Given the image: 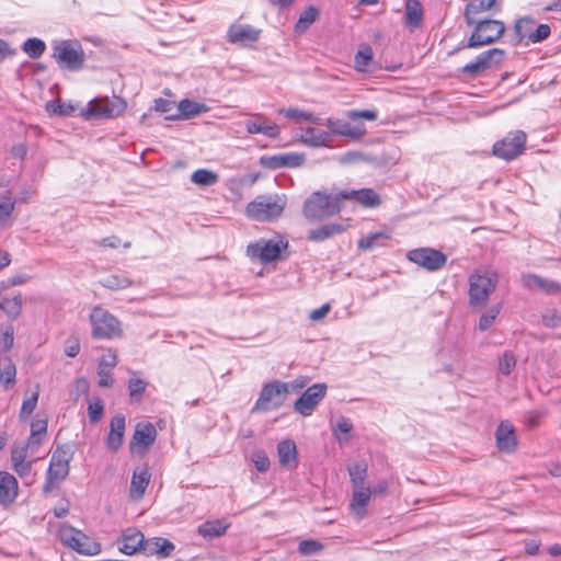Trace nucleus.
I'll return each instance as SVG.
<instances>
[{"label":"nucleus","instance_id":"nucleus-1","mask_svg":"<svg viewBox=\"0 0 561 561\" xmlns=\"http://www.w3.org/2000/svg\"><path fill=\"white\" fill-rule=\"evenodd\" d=\"M287 198L283 194L259 195L245 206V216L260 222L275 221L282 217Z\"/></svg>","mask_w":561,"mask_h":561},{"label":"nucleus","instance_id":"nucleus-2","mask_svg":"<svg viewBox=\"0 0 561 561\" xmlns=\"http://www.w3.org/2000/svg\"><path fill=\"white\" fill-rule=\"evenodd\" d=\"M499 283V275L490 268H478L469 276V305L472 308L486 306Z\"/></svg>","mask_w":561,"mask_h":561},{"label":"nucleus","instance_id":"nucleus-3","mask_svg":"<svg viewBox=\"0 0 561 561\" xmlns=\"http://www.w3.org/2000/svg\"><path fill=\"white\" fill-rule=\"evenodd\" d=\"M75 448L72 444L58 445L53 451L49 467L46 473V481L43 486L45 494L50 493L58 484L64 481L70 470V461L73 458Z\"/></svg>","mask_w":561,"mask_h":561},{"label":"nucleus","instance_id":"nucleus-4","mask_svg":"<svg viewBox=\"0 0 561 561\" xmlns=\"http://www.w3.org/2000/svg\"><path fill=\"white\" fill-rule=\"evenodd\" d=\"M343 207L340 192L336 194H327L324 192H313L305 202L302 213L308 220H321L332 217L341 211Z\"/></svg>","mask_w":561,"mask_h":561},{"label":"nucleus","instance_id":"nucleus-5","mask_svg":"<svg viewBox=\"0 0 561 561\" xmlns=\"http://www.w3.org/2000/svg\"><path fill=\"white\" fill-rule=\"evenodd\" d=\"M91 335L96 340H112L123 335L119 320L108 310L95 306L90 312Z\"/></svg>","mask_w":561,"mask_h":561},{"label":"nucleus","instance_id":"nucleus-6","mask_svg":"<svg viewBox=\"0 0 561 561\" xmlns=\"http://www.w3.org/2000/svg\"><path fill=\"white\" fill-rule=\"evenodd\" d=\"M59 537L64 545L83 556H95L101 552V545L70 525H62Z\"/></svg>","mask_w":561,"mask_h":561},{"label":"nucleus","instance_id":"nucleus-7","mask_svg":"<svg viewBox=\"0 0 561 561\" xmlns=\"http://www.w3.org/2000/svg\"><path fill=\"white\" fill-rule=\"evenodd\" d=\"M474 30L470 35L465 47L477 48L490 45L502 37L505 32V25L497 20L474 21Z\"/></svg>","mask_w":561,"mask_h":561},{"label":"nucleus","instance_id":"nucleus-8","mask_svg":"<svg viewBox=\"0 0 561 561\" xmlns=\"http://www.w3.org/2000/svg\"><path fill=\"white\" fill-rule=\"evenodd\" d=\"M289 393L286 382L274 380L262 387L260 396L253 407V411L267 412L279 409Z\"/></svg>","mask_w":561,"mask_h":561},{"label":"nucleus","instance_id":"nucleus-9","mask_svg":"<svg viewBox=\"0 0 561 561\" xmlns=\"http://www.w3.org/2000/svg\"><path fill=\"white\" fill-rule=\"evenodd\" d=\"M53 57L61 68L71 71L82 69L85 60L81 45L69 41L61 42L56 46Z\"/></svg>","mask_w":561,"mask_h":561},{"label":"nucleus","instance_id":"nucleus-10","mask_svg":"<svg viewBox=\"0 0 561 561\" xmlns=\"http://www.w3.org/2000/svg\"><path fill=\"white\" fill-rule=\"evenodd\" d=\"M126 102L119 96L93 100L85 111L87 117L114 118L126 110Z\"/></svg>","mask_w":561,"mask_h":561},{"label":"nucleus","instance_id":"nucleus-11","mask_svg":"<svg viewBox=\"0 0 561 561\" xmlns=\"http://www.w3.org/2000/svg\"><path fill=\"white\" fill-rule=\"evenodd\" d=\"M527 136L522 130L508 134L493 146V154L504 160H513L525 150Z\"/></svg>","mask_w":561,"mask_h":561},{"label":"nucleus","instance_id":"nucleus-12","mask_svg":"<svg viewBox=\"0 0 561 561\" xmlns=\"http://www.w3.org/2000/svg\"><path fill=\"white\" fill-rule=\"evenodd\" d=\"M407 259L431 272L440 270L447 262V256L443 252L432 248L410 250Z\"/></svg>","mask_w":561,"mask_h":561},{"label":"nucleus","instance_id":"nucleus-13","mask_svg":"<svg viewBox=\"0 0 561 561\" xmlns=\"http://www.w3.org/2000/svg\"><path fill=\"white\" fill-rule=\"evenodd\" d=\"M325 383H313L295 401L294 410L302 416H309L327 394Z\"/></svg>","mask_w":561,"mask_h":561},{"label":"nucleus","instance_id":"nucleus-14","mask_svg":"<svg viewBox=\"0 0 561 561\" xmlns=\"http://www.w3.org/2000/svg\"><path fill=\"white\" fill-rule=\"evenodd\" d=\"M287 247V243L274 240L257 241L248 245V254L259 257L262 262L268 263L278 259L282 250Z\"/></svg>","mask_w":561,"mask_h":561},{"label":"nucleus","instance_id":"nucleus-15","mask_svg":"<svg viewBox=\"0 0 561 561\" xmlns=\"http://www.w3.org/2000/svg\"><path fill=\"white\" fill-rule=\"evenodd\" d=\"M503 56L504 50L500 48H492L483 51L477 57L474 61L465 65L462 67V72L474 77L489 69L493 62L500 64L503 59Z\"/></svg>","mask_w":561,"mask_h":561},{"label":"nucleus","instance_id":"nucleus-16","mask_svg":"<svg viewBox=\"0 0 561 561\" xmlns=\"http://www.w3.org/2000/svg\"><path fill=\"white\" fill-rule=\"evenodd\" d=\"M260 34L261 30L250 24H232L227 32V38L231 44L249 46L257 42Z\"/></svg>","mask_w":561,"mask_h":561},{"label":"nucleus","instance_id":"nucleus-17","mask_svg":"<svg viewBox=\"0 0 561 561\" xmlns=\"http://www.w3.org/2000/svg\"><path fill=\"white\" fill-rule=\"evenodd\" d=\"M496 447L501 453L511 454L516 449L517 438L514 426L508 421H502L495 432Z\"/></svg>","mask_w":561,"mask_h":561},{"label":"nucleus","instance_id":"nucleus-18","mask_svg":"<svg viewBox=\"0 0 561 561\" xmlns=\"http://www.w3.org/2000/svg\"><path fill=\"white\" fill-rule=\"evenodd\" d=\"M340 198H342V203L355 201L365 207H376L380 204L379 195L371 188L341 191Z\"/></svg>","mask_w":561,"mask_h":561},{"label":"nucleus","instance_id":"nucleus-19","mask_svg":"<svg viewBox=\"0 0 561 561\" xmlns=\"http://www.w3.org/2000/svg\"><path fill=\"white\" fill-rule=\"evenodd\" d=\"M145 536L136 528H127L119 541L118 549L121 552L131 556L137 551L142 550Z\"/></svg>","mask_w":561,"mask_h":561},{"label":"nucleus","instance_id":"nucleus-20","mask_svg":"<svg viewBox=\"0 0 561 561\" xmlns=\"http://www.w3.org/2000/svg\"><path fill=\"white\" fill-rule=\"evenodd\" d=\"M325 126L330 129V134L345 136L353 140L360 139L366 133L363 126H352L350 123L340 119L328 118Z\"/></svg>","mask_w":561,"mask_h":561},{"label":"nucleus","instance_id":"nucleus-21","mask_svg":"<svg viewBox=\"0 0 561 561\" xmlns=\"http://www.w3.org/2000/svg\"><path fill=\"white\" fill-rule=\"evenodd\" d=\"M125 428V416L122 414L114 415L111 420L110 433L106 439V446L110 450L116 451L122 446Z\"/></svg>","mask_w":561,"mask_h":561},{"label":"nucleus","instance_id":"nucleus-22","mask_svg":"<svg viewBox=\"0 0 561 561\" xmlns=\"http://www.w3.org/2000/svg\"><path fill=\"white\" fill-rule=\"evenodd\" d=\"M18 496V481L11 473L0 471V504L8 506Z\"/></svg>","mask_w":561,"mask_h":561},{"label":"nucleus","instance_id":"nucleus-23","mask_svg":"<svg viewBox=\"0 0 561 561\" xmlns=\"http://www.w3.org/2000/svg\"><path fill=\"white\" fill-rule=\"evenodd\" d=\"M174 545L164 538L153 537L145 539L142 550L147 556L157 554L160 558H167L174 551Z\"/></svg>","mask_w":561,"mask_h":561},{"label":"nucleus","instance_id":"nucleus-24","mask_svg":"<svg viewBox=\"0 0 561 561\" xmlns=\"http://www.w3.org/2000/svg\"><path fill=\"white\" fill-rule=\"evenodd\" d=\"M150 472L147 467H138L134 470L130 482V497L140 500L150 481Z\"/></svg>","mask_w":561,"mask_h":561},{"label":"nucleus","instance_id":"nucleus-25","mask_svg":"<svg viewBox=\"0 0 561 561\" xmlns=\"http://www.w3.org/2000/svg\"><path fill=\"white\" fill-rule=\"evenodd\" d=\"M156 436L157 431L151 423H138L133 435L130 448L133 449L135 445L148 448L153 444Z\"/></svg>","mask_w":561,"mask_h":561},{"label":"nucleus","instance_id":"nucleus-26","mask_svg":"<svg viewBox=\"0 0 561 561\" xmlns=\"http://www.w3.org/2000/svg\"><path fill=\"white\" fill-rule=\"evenodd\" d=\"M278 461L282 467H297V448L296 444L290 439H285L277 445Z\"/></svg>","mask_w":561,"mask_h":561},{"label":"nucleus","instance_id":"nucleus-27","mask_svg":"<svg viewBox=\"0 0 561 561\" xmlns=\"http://www.w3.org/2000/svg\"><path fill=\"white\" fill-rule=\"evenodd\" d=\"M304 157L297 153L277 154L262 159L263 164L271 169H280L285 167L295 168L299 167Z\"/></svg>","mask_w":561,"mask_h":561},{"label":"nucleus","instance_id":"nucleus-28","mask_svg":"<svg viewBox=\"0 0 561 561\" xmlns=\"http://www.w3.org/2000/svg\"><path fill=\"white\" fill-rule=\"evenodd\" d=\"M300 140L310 147H321L331 140V134L314 127H307L301 130Z\"/></svg>","mask_w":561,"mask_h":561},{"label":"nucleus","instance_id":"nucleus-29","mask_svg":"<svg viewBox=\"0 0 561 561\" xmlns=\"http://www.w3.org/2000/svg\"><path fill=\"white\" fill-rule=\"evenodd\" d=\"M346 230V226L342 224H328L323 225L319 228L312 229L308 231V240L313 242L324 241L335 234H340Z\"/></svg>","mask_w":561,"mask_h":561},{"label":"nucleus","instance_id":"nucleus-30","mask_svg":"<svg viewBox=\"0 0 561 561\" xmlns=\"http://www.w3.org/2000/svg\"><path fill=\"white\" fill-rule=\"evenodd\" d=\"M208 108L205 104L198 103L191 100H182L179 103L176 115L168 116L170 119H178V118H191L194 117L203 112H206Z\"/></svg>","mask_w":561,"mask_h":561},{"label":"nucleus","instance_id":"nucleus-31","mask_svg":"<svg viewBox=\"0 0 561 561\" xmlns=\"http://www.w3.org/2000/svg\"><path fill=\"white\" fill-rule=\"evenodd\" d=\"M370 496L371 491L369 488L354 489L350 506L352 512L359 518L364 516L365 507L368 504Z\"/></svg>","mask_w":561,"mask_h":561},{"label":"nucleus","instance_id":"nucleus-32","mask_svg":"<svg viewBox=\"0 0 561 561\" xmlns=\"http://www.w3.org/2000/svg\"><path fill=\"white\" fill-rule=\"evenodd\" d=\"M523 283H524L525 287L530 288V289L540 288L547 293L561 290L560 284H558L553 280L542 278L535 274L524 275Z\"/></svg>","mask_w":561,"mask_h":561},{"label":"nucleus","instance_id":"nucleus-33","mask_svg":"<svg viewBox=\"0 0 561 561\" xmlns=\"http://www.w3.org/2000/svg\"><path fill=\"white\" fill-rule=\"evenodd\" d=\"M16 368L12 359L4 355L0 358V383L8 389L15 383Z\"/></svg>","mask_w":561,"mask_h":561},{"label":"nucleus","instance_id":"nucleus-34","mask_svg":"<svg viewBox=\"0 0 561 561\" xmlns=\"http://www.w3.org/2000/svg\"><path fill=\"white\" fill-rule=\"evenodd\" d=\"M245 129L249 134H263L271 138H276L279 135L278 126L266 119L262 123L249 121L245 123Z\"/></svg>","mask_w":561,"mask_h":561},{"label":"nucleus","instance_id":"nucleus-35","mask_svg":"<svg viewBox=\"0 0 561 561\" xmlns=\"http://www.w3.org/2000/svg\"><path fill=\"white\" fill-rule=\"evenodd\" d=\"M423 11L419 0H407L405 24L410 27H419L422 22Z\"/></svg>","mask_w":561,"mask_h":561},{"label":"nucleus","instance_id":"nucleus-36","mask_svg":"<svg viewBox=\"0 0 561 561\" xmlns=\"http://www.w3.org/2000/svg\"><path fill=\"white\" fill-rule=\"evenodd\" d=\"M227 527L228 526L220 520L205 522L198 526L197 533L206 539H213L224 535Z\"/></svg>","mask_w":561,"mask_h":561},{"label":"nucleus","instance_id":"nucleus-37","mask_svg":"<svg viewBox=\"0 0 561 561\" xmlns=\"http://www.w3.org/2000/svg\"><path fill=\"white\" fill-rule=\"evenodd\" d=\"M389 238L390 236L383 231L369 233L358 241V249L368 251L376 247H382Z\"/></svg>","mask_w":561,"mask_h":561},{"label":"nucleus","instance_id":"nucleus-38","mask_svg":"<svg viewBox=\"0 0 561 561\" xmlns=\"http://www.w3.org/2000/svg\"><path fill=\"white\" fill-rule=\"evenodd\" d=\"M1 310L10 318H16L22 310V296L21 294L12 297H3L0 301Z\"/></svg>","mask_w":561,"mask_h":561},{"label":"nucleus","instance_id":"nucleus-39","mask_svg":"<svg viewBox=\"0 0 561 561\" xmlns=\"http://www.w3.org/2000/svg\"><path fill=\"white\" fill-rule=\"evenodd\" d=\"M535 27V20L525 16L516 21L514 31L516 35L517 44L523 43L525 39L529 41V34L533 33Z\"/></svg>","mask_w":561,"mask_h":561},{"label":"nucleus","instance_id":"nucleus-40","mask_svg":"<svg viewBox=\"0 0 561 561\" xmlns=\"http://www.w3.org/2000/svg\"><path fill=\"white\" fill-rule=\"evenodd\" d=\"M494 4L495 0H477V2H471L467 4L465 10V19L467 24L473 25L474 20L472 15L482 11L490 10Z\"/></svg>","mask_w":561,"mask_h":561},{"label":"nucleus","instance_id":"nucleus-41","mask_svg":"<svg viewBox=\"0 0 561 561\" xmlns=\"http://www.w3.org/2000/svg\"><path fill=\"white\" fill-rule=\"evenodd\" d=\"M351 482L354 489L365 488V480L367 478V463L358 462L348 467Z\"/></svg>","mask_w":561,"mask_h":561},{"label":"nucleus","instance_id":"nucleus-42","mask_svg":"<svg viewBox=\"0 0 561 561\" xmlns=\"http://www.w3.org/2000/svg\"><path fill=\"white\" fill-rule=\"evenodd\" d=\"M191 181L199 186H211L218 182V174L206 169H198L192 173Z\"/></svg>","mask_w":561,"mask_h":561},{"label":"nucleus","instance_id":"nucleus-43","mask_svg":"<svg viewBox=\"0 0 561 561\" xmlns=\"http://www.w3.org/2000/svg\"><path fill=\"white\" fill-rule=\"evenodd\" d=\"M318 16V10L314 7H308L304 10L295 25V30L298 33L306 32Z\"/></svg>","mask_w":561,"mask_h":561},{"label":"nucleus","instance_id":"nucleus-44","mask_svg":"<svg viewBox=\"0 0 561 561\" xmlns=\"http://www.w3.org/2000/svg\"><path fill=\"white\" fill-rule=\"evenodd\" d=\"M46 49L45 43L39 38H27L23 43V50L25 54H27L31 58H38L41 57Z\"/></svg>","mask_w":561,"mask_h":561},{"label":"nucleus","instance_id":"nucleus-45","mask_svg":"<svg viewBox=\"0 0 561 561\" xmlns=\"http://www.w3.org/2000/svg\"><path fill=\"white\" fill-rule=\"evenodd\" d=\"M131 284V280L123 275H108L101 280L102 286L113 290L127 288Z\"/></svg>","mask_w":561,"mask_h":561},{"label":"nucleus","instance_id":"nucleus-46","mask_svg":"<svg viewBox=\"0 0 561 561\" xmlns=\"http://www.w3.org/2000/svg\"><path fill=\"white\" fill-rule=\"evenodd\" d=\"M278 113L294 121H307L317 123L319 121L312 113L301 111L297 107L280 108Z\"/></svg>","mask_w":561,"mask_h":561},{"label":"nucleus","instance_id":"nucleus-47","mask_svg":"<svg viewBox=\"0 0 561 561\" xmlns=\"http://www.w3.org/2000/svg\"><path fill=\"white\" fill-rule=\"evenodd\" d=\"M373 60V50L369 46L359 49L354 58L355 68L358 71H366Z\"/></svg>","mask_w":561,"mask_h":561},{"label":"nucleus","instance_id":"nucleus-48","mask_svg":"<svg viewBox=\"0 0 561 561\" xmlns=\"http://www.w3.org/2000/svg\"><path fill=\"white\" fill-rule=\"evenodd\" d=\"M501 311V304L494 305L490 307L481 317L479 320V329L481 331H486L489 328L492 327L493 322L495 321L496 317L499 316Z\"/></svg>","mask_w":561,"mask_h":561},{"label":"nucleus","instance_id":"nucleus-49","mask_svg":"<svg viewBox=\"0 0 561 561\" xmlns=\"http://www.w3.org/2000/svg\"><path fill=\"white\" fill-rule=\"evenodd\" d=\"M14 209V199L11 193H0V220L7 219Z\"/></svg>","mask_w":561,"mask_h":561},{"label":"nucleus","instance_id":"nucleus-50","mask_svg":"<svg viewBox=\"0 0 561 561\" xmlns=\"http://www.w3.org/2000/svg\"><path fill=\"white\" fill-rule=\"evenodd\" d=\"M516 366V358L512 352H504V354L499 358V370L501 374L507 376L510 375Z\"/></svg>","mask_w":561,"mask_h":561},{"label":"nucleus","instance_id":"nucleus-51","mask_svg":"<svg viewBox=\"0 0 561 561\" xmlns=\"http://www.w3.org/2000/svg\"><path fill=\"white\" fill-rule=\"evenodd\" d=\"M147 382L142 379L130 378L128 381V391L133 401H138L145 392Z\"/></svg>","mask_w":561,"mask_h":561},{"label":"nucleus","instance_id":"nucleus-52","mask_svg":"<svg viewBox=\"0 0 561 561\" xmlns=\"http://www.w3.org/2000/svg\"><path fill=\"white\" fill-rule=\"evenodd\" d=\"M103 411H104V405L100 398H95L94 400L89 402L88 415L92 423H96L102 419Z\"/></svg>","mask_w":561,"mask_h":561},{"label":"nucleus","instance_id":"nucleus-53","mask_svg":"<svg viewBox=\"0 0 561 561\" xmlns=\"http://www.w3.org/2000/svg\"><path fill=\"white\" fill-rule=\"evenodd\" d=\"M48 112L62 116L70 115L75 111V106L69 103H62L59 101H50L46 104Z\"/></svg>","mask_w":561,"mask_h":561},{"label":"nucleus","instance_id":"nucleus-54","mask_svg":"<svg viewBox=\"0 0 561 561\" xmlns=\"http://www.w3.org/2000/svg\"><path fill=\"white\" fill-rule=\"evenodd\" d=\"M13 328L0 327V352H8L13 345Z\"/></svg>","mask_w":561,"mask_h":561},{"label":"nucleus","instance_id":"nucleus-55","mask_svg":"<svg viewBox=\"0 0 561 561\" xmlns=\"http://www.w3.org/2000/svg\"><path fill=\"white\" fill-rule=\"evenodd\" d=\"M38 401V390L34 391L28 398L24 399L21 410L20 417L24 419L30 416L36 408Z\"/></svg>","mask_w":561,"mask_h":561},{"label":"nucleus","instance_id":"nucleus-56","mask_svg":"<svg viewBox=\"0 0 561 561\" xmlns=\"http://www.w3.org/2000/svg\"><path fill=\"white\" fill-rule=\"evenodd\" d=\"M551 28L548 24L535 25L534 31L529 34L528 43H539L547 39L550 36Z\"/></svg>","mask_w":561,"mask_h":561},{"label":"nucleus","instance_id":"nucleus-57","mask_svg":"<svg viewBox=\"0 0 561 561\" xmlns=\"http://www.w3.org/2000/svg\"><path fill=\"white\" fill-rule=\"evenodd\" d=\"M323 549V545L317 540L308 539L302 540L298 546V551L301 554H314Z\"/></svg>","mask_w":561,"mask_h":561},{"label":"nucleus","instance_id":"nucleus-58","mask_svg":"<svg viewBox=\"0 0 561 561\" xmlns=\"http://www.w3.org/2000/svg\"><path fill=\"white\" fill-rule=\"evenodd\" d=\"M346 117L356 121L359 118H364L367 121H376L378 118L377 111L374 110H350L346 112Z\"/></svg>","mask_w":561,"mask_h":561},{"label":"nucleus","instance_id":"nucleus-59","mask_svg":"<svg viewBox=\"0 0 561 561\" xmlns=\"http://www.w3.org/2000/svg\"><path fill=\"white\" fill-rule=\"evenodd\" d=\"M252 461L260 472H265L270 468V459L264 451L257 450L252 454Z\"/></svg>","mask_w":561,"mask_h":561},{"label":"nucleus","instance_id":"nucleus-60","mask_svg":"<svg viewBox=\"0 0 561 561\" xmlns=\"http://www.w3.org/2000/svg\"><path fill=\"white\" fill-rule=\"evenodd\" d=\"M352 428H353L352 422L348 419L341 416L337 420L335 427L333 428V434L337 438V440L340 443H342L343 439L337 435V432L347 434L352 431Z\"/></svg>","mask_w":561,"mask_h":561},{"label":"nucleus","instance_id":"nucleus-61","mask_svg":"<svg viewBox=\"0 0 561 561\" xmlns=\"http://www.w3.org/2000/svg\"><path fill=\"white\" fill-rule=\"evenodd\" d=\"M80 352L79 339L70 336L65 342V354L69 357H76Z\"/></svg>","mask_w":561,"mask_h":561},{"label":"nucleus","instance_id":"nucleus-62","mask_svg":"<svg viewBox=\"0 0 561 561\" xmlns=\"http://www.w3.org/2000/svg\"><path fill=\"white\" fill-rule=\"evenodd\" d=\"M117 365V356L114 352L111 350L107 351L106 354H104L99 363V367H103L104 369H112Z\"/></svg>","mask_w":561,"mask_h":561},{"label":"nucleus","instance_id":"nucleus-63","mask_svg":"<svg viewBox=\"0 0 561 561\" xmlns=\"http://www.w3.org/2000/svg\"><path fill=\"white\" fill-rule=\"evenodd\" d=\"M99 375V386L100 387H111L113 383V379L111 377V370L104 369L103 367L98 368Z\"/></svg>","mask_w":561,"mask_h":561},{"label":"nucleus","instance_id":"nucleus-64","mask_svg":"<svg viewBox=\"0 0 561 561\" xmlns=\"http://www.w3.org/2000/svg\"><path fill=\"white\" fill-rule=\"evenodd\" d=\"M330 309H331L330 305L325 304V305L321 306L320 308L312 310L309 314V319L314 322L320 321L324 317H327Z\"/></svg>","mask_w":561,"mask_h":561}]
</instances>
